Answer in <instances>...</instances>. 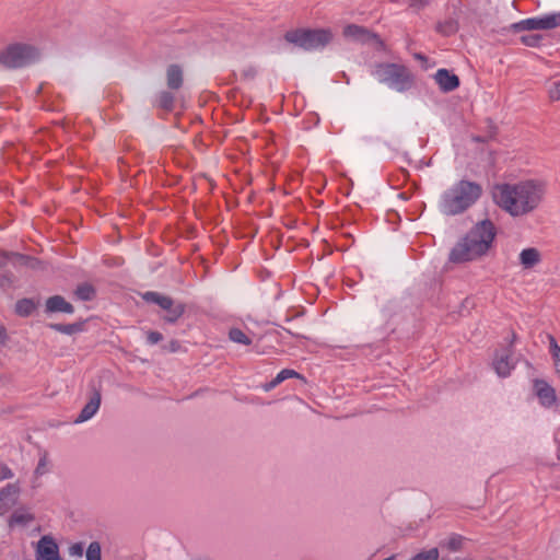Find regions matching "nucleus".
<instances>
[{
  "label": "nucleus",
  "instance_id": "23",
  "mask_svg": "<svg viewBox=\"0 0 560 560\" xmlns=\"http://www.w3.org/2000/svg\"><path fill=\"white\" fill-rule=\"evenodd\" d=\"M86 560H102V547L98 541H91L85 552Z\"/></svg>",
  "mask_w": 560,
  "mask_h": 560
},
{
  "label": "nucleus",
  "instance_id": "9",
  "mask_svg": "<svg viewBox=\"0 0 560 560\" xmlns=\"http://www.w3.org/2000/svg\"><path fill=\"white\" fill-rule=\"evenodd\" d=\"M35 560H62L58 544L51 535H44L36 542Z\"/></svg>",
  "mask_w": 560,
  "mask_h": 560
},
{
  "label": "nucleus",
  "instance_id": "26",
  "mask_svg": "<svg viewBox=\"0 0 560 560\" xmlns=\"http://www.w3.org/2000/svg\"><path fill=\"white\" fill-rule=\"evenodd\" d=\"M299 376H300L299 373L295 372L294 370L284 369L281 372H279L278 375L271 381L269 387L272 388V387L279 385L280 383H282L287 378L299 377Z\"/></svg>",
  "mask_w": 560,
  "mask_h": 560
},
{
  "label": "nucleus",
  "instance_id": "39",
  "mask_svg": "<svg viewBox=\"0 0 560 560\" xmlns=\"http://www.w3.org/2000/svg\"><path fill=\"white\" fill-rule=\"evenodd\" d=\"M416 57H417L418 59H423V57H422L421 55H416Z\"/></svg>",
  "mask_w": 560,
  "mask_h": 560
},
{
  "label": "nucleus",
  "instance_id": "17",
  "mask_svg": "<svg viewBox=\"0 0 560 560\" xmlns=\"http://www.w3.org/2000/svg\"><path fill=\"white\" fill-rule=\"evenodd\" d=\"M34 520H35V516L33 513H31L26 510L20 509V510L14 511L12 513V515L10 516L9 526L10 527L27 526L28 524L34 522Z\"/></svg>",
  "mask_w": 560,
  "mask_h": 560
},
{
  "label": "nucleus",
  "instance_id": "21",
  "mask_svg": "<svg viewBox=\"0 0 560 560\" xmlns=\"http://www.w3.org/2000/svg\"><path fill=\"white\" fill-rule=\"evenodd\" d=\"M229 338L235 343L245 346H249L252 343V338L240 328H232L229 331Z\"/></svg>",
  "mask_w": 560,
  "mask_h": 560
},
{
  "label": "nucleus",
  "instance_id": "31",
  "mask_svg": "<svg viewBox=\"0 0 560 560\" xmlns=\"http://www.w3.org/2000/svg\"><path fill=\"white\" fill-rule=\"evenodd\" d=\"M47 464H48V459H47V456L46 455H43L39 460H38V464L35 468V471L34 474L39 477V476H43L44 474L47 472Z\"/></svg>",
  "mask_w": 560,
  "mask_h": 560
},
{
  "label": "nucleus",
  "instance_id": "10",
  "mask_svg": "<svg viewBox=\"0 0 560 560\" xmlns=\"http://www.w3.org/2000/svg\"><path fill=\"white\" fill-rule=\"evenodd\" d=\"M492 364H493L494 371L497 372V374L499 376H501V377L509 376L515 365L512 360L511 349L506 348V349L497 351Z\"/></svg>",
  "mask_w": 560,
  "mask_h": 560
},
{
  "label": "nucleus",
  "instance_id": "8",
  "mask_svg": "<svg viewBox=\"0 0 560 560\" xmlns=\"http://www.w3.org/2000/svg\"><path fill=\"white\" fill-rule=\"evenodd\" d=\"M343 36L346 38H349L351 40L368 44V43H374L378 46H383V40L380 38V36L376 33H373L369 28L357 25V24H349L343 28L342 32Z\"/></svg>",
  "mask_w": 560,
  "mask_h": 560
},
{
  "label": "nucleus",
  "instance_id": "3",
  "mask_svg": "<svg viewBox=\"0 0 560 560\" xmlns=\"http://www.w3.org/2000/svg\"><path fill=\"white\" fill-rule=\"evenodd\" d=\"M482 187L475 182L459 180L444 191L440 210L446 215H456L470 208L481 196Z\"/></svg>",
  "mask_w": 560,
  "mask_h": 560
},
{
  "label": "nucleus",
  "instance_id": "28",
  "mask_svg": "<svg viewBox=\"0 0 560 560\" xmlns=\"http://www.w3.org/2000/svg\"><path fill=\"white\" fill-rule=\"evenodd\" d=\"M541 39H542V36L538 35V34H528V35L521 36L522 44H524L525 46H528V47L539 46Z\"/></svg>",
  "mask_w": 560,
  "mask_h": 560
},
{
  "label": "nucleus",
  "instance_id": "13",
  "mask_svg": "<svg viewBox=\"0 0 560 560\" xmlns=\"http://www.w3.org/2000/svg\"><path fill=\"white\" fill-rule=\"evenodd\" d=\"M434 80L443 92H452L459 86V78L447 69H439Z\"/></svg>",
  "mask_w": 560,
  "mask_h": 560
},
{
  "label": "nucleus",
  "instance_id": "33",
  "mask_svg": "<svg viewBox=\"0 0 560 560\" xmlns=\"http://www.w3.org/2000/svg\"><path fill=\"white\" fill-rule=\"evenodd\" d=\"M550 352L552 354L555 364L560 360V347L556 342V339L550 336Z\"/></svg>",
  "mask_w": 560,
  "mask_h": 560
},
{
  "label": "nucleus",
  "instance_id": "2",
  "mask_svg": "<svg viewBox=\"0 0 560 560\" xmlns=\"http://www.w3.org/2000/svg\"><path fill=\"white\" fill-rule=\"evenodd\" d=\"M497 229L492 221L486 219L478 222L450 253L452 262L460 264L480 258L490 249Z\"/></svg>",
  "mask_w": 560,
  "mask_h": 560
},
{
  "label": "nucleus",
  "instance_id": "14",
  "mask_svg": "<svg viewBox=\"0 0 560 560\" xmlns=\"http://www.w3.org/2000/svg\"><path fill=\"white\" fill-rule=\"evenodd\" d=\"M101 394L95 392L89 402L82 408L80 415L74 420L75 423H82L90 420L100 409Z\"/></svg>",
  "mask_w": 560,
  "mask_h": 560
},
{
  "label": "nucleus",
  "instance_id": "20",
  "mask_svg": "<svg viewBox=\"0 0 560 560\" xmlns=\"http://www.w3.org/2000/svg\"><path fill=\"white\" fill-rule=\"evenodd\" d=\"M36 308V303L31 299H22L15 304V312L20 316H28Z\"/></svg>",
  "mask_w": 560,
  "mask_h": 560
},
{
  "label": "nucleus",
  "instance_id": "24",
  "mask_svg": "<svg viewBox=\"0 0 560 560\" xmlns=\"http://www.w3.org/2000/svg\"><path fill=\"white\" fill-rule=\"evenodd\" d=\"M174 104V96L172 93L163 91L159 94L158 97V105L159 107L171 110L173 108Z\"/></svg>",
  "mask_w": 560,
  "mask_h": 560
},
{
  "label": "nucleus",
  "instance_id": "6",
  "mask_svg": "<svg viewBox=\"0 0 560 560\" xmlns=\"http://www.w3.org/2000/svg\"><path fill=\"white\" fill-rule=\"evenodd\" d=\"M38 58L36 48L25 44H13L0 52V62L7 68L28 66Z\"/></svg>",
  "mask_w": 560,
  "mask_h": 560
},
{
  "label": "nucleus",
  "instance_id": "12",
  "mask_svg": "<svg viewBox=\"0 0 560 560\" xmlns=\"http://www.w3.org/2000/svg\"><path fill=\"white\" fill-rule=\"evenodd\" d=\"M534 388L540 404L544 407L550 408L557 405L556 392L547 382L542 380H536L534 383Z\"/></svg>",
  "mask_w": 560,
  "mask_h": 560
},
{
  "label": "nucleus",
  "instance_id": "38",
  "mask_svg": "<svg viewBox=\"0 0 560 560\" xmlns=\"http://www.w3.org/2000/svg\"><path fill=\"white\" fill-rule=\"evenodd\" d=\"M177 347H178V343L176 341H173L171 343V348H172L173 351H175L177 349Z\"/></svg>",
  "mask_w": 560,
  "mask_h": 560
},
{
  "label": "nucleus",
  "instance_id": "25",
  "mask_svg": "<svg viewBox=\"0 0 560 560\" xmlns=\"http://www.w3.org/2000/svg\"><path fill=\"white\" fill-rule=\"evenodd\" d=\"M95 291L90 284H81L75 290V295L82 301H90L93 299Z\"/></svg>",
  "mask_w": 560,
  "mask_h": 560
},
{
  "label": "nucleus",
  "instance_id": "19",
  "mask_svg": "<svg viewBox=\"0 0 560 560\" xmlns=\"http://www.w3.org/2000/svg\"><path fill=\"white\" fill-rule=\"evenodd\" d=\"M147 302L155 303L163 310H171L174 301L167 295L160 294L158 292H147L143 295Z\"/></svg>",
  "mask_w": 560,
  "mask_h": 560
},
{
  "label": "nucleus",
  "instance_id": "29",
  "mask_svg": "<svg viewBox=\"0 0 560 560\" xmlns=\"http://www.w3.org/2000/svg\"><path fill=\"white\" fill-rule=\"evenodd\" d=\"M68 553L70 557L81 558L84 553V544L83 542H74L69 546Z\"/></svg>",
  "mask_w": 560,
  "mask_h": 560
},
{
  "label": "nucleus",
  "instance_id": "4",
  "mask_svg": "<svg viewBox=\"0 0 560 560\" xmlns=\"http://www.w3.org/2000/svg\"><path fill=\"white\" fill-rule=\"evenodd\" d=\"M372 75L382 84L402 93L413 86L415 78L402 63L378 62L374 65Z\"/></svg>",
  "mask_w": 560,
  "mask_h": 560
},
{
  "label": "nucleus",
  "instance_id": "16",
  "mask_svg": "<svg viewBox=\"0 0 560 560\" xmlns=\"http://www.w3.org/2000/svg\"><path fill=\"white\" fill-rule=\"evenodd\" d=\"M541 260L539 250L535 247H528L520 253V262L525 269H530Z\"/></svg>",
  "mask_w": 560,
  "mask_h": 560
},
{
  "label": "nucleus",
  "instance_id": "1",
  "mask_svg": "<svg viewBox=\"0 0 560 560\" xmlns=\"http://www.w3.org/2000/svg\"><path fill=\"white\" fill-rule=\"evenodd\" d=\"M546 194L542 182L527 179L515 184L495 185L492 191L494 202L512 217H523L536 210Z\"/></svg>",
  "mask_w": 560,
  "mask_h": 560
},
{
  "label": "nucleus",
  "instance_id": "30",
  "mask_svg": "<svg viewBox=\"0 0 560 560\" xmlns=\"http://www.w3.org/2000/svg\"><path fill=\"white\" fill-rule=\"evenodd\" d=\"M438 549H431L427 552H421L412 558V560H438Z\"/></svg>",
  "mask_w": 560,
  "mask_h": 560
},
{
  "label": "nucleus",
  "instance_id": "15",
  "mask_svg": "<svg viewBox=\"0 0 560 560\" xmlns=\"http://www.w3.org/2000/svg\"><path fill=\"white\" fill-rule=\"evenodd\" d=\"M46 311L48 313L61 312L71 314L73 313L74 308L61 295H54L46 301Z\"/></svg>",
  "mask_w": 560,
  "mask_h": 560
},
{
  "label": "nucleus",
  "instance_id": "5",
  "mask_svg": "<svg viewBox=\"0 0 560 560\" xmlns=\"http://www.w3.org/2000/svg\"><path fill=\"white\" fill-rule=\"evenodd\" d=\"M287 42L305 50L323 48L330 43L332 34L329 30H293L285 33Z\"/></svg>",
  "mask_w": 560,
  "mask_h": 560
},
{
  "label": "nucleus",
  "instance_id": "7",
  "mask_svg": "<svg viewBox=\"0 0 560 560\" xmlns=\"http://www.w3.org/2000/svg\"><path fill=\"white\" fill-rule=\"evenodd\" d=\"M560 26V12L546 14L539 18H530L522 20L511 25L514 32L534 31V30H552Z\"/></svg>",
  "mask_w": 560,
  "mask_h": 560
},
{
  "label": "nucleus",
  "instance_id": "34",
  "mask_svg": "<svg viewBox=\"0 0 560 560\" xmlns=\"http://www.w3.org/2000/svg\"><path fill=\"white\" fill-rule=\"evenodd\" d=\"M163 339V336L159 331H149L148 332V342L150 345H155Z\"/></svg>",
  "mask_w": 560,
  "mask_h": 560
},
{
  "label": "nucleus",
  "instance_id": "37",
  "mask_svg": "<svg viewBox=\"0 0 560 560\" xmlns=\"http://www.w3.org/2000/svg\"><path fill=\"white\" fill-rule=\"evenodd\" d=\"M555 366H556V371L560 377V360H558V362L555 364Z\"/></svg>",
  "mask_w": 560,
  "mask_h": 560
},
{
  "label": "nucleus",
  "instance_id": "36",
  "mask_svg": "<svg viewBox=\"0 0 560 560\" xmlns=\"http://www.w3.org/2000/svg\"><path fill=\"white\" fill-rule=\"evenodd\" d=\"M5 329L3 327H0V345H3L5 341Z\"/></svg>",
  "mask_w": 560,
  "mask_h": 560
},
{
  "label": "nucleus",
  "instance_id": "32",
  "mask_svg": "<svg viewBox=\"0 0 560 560\" xmlns=\"http://www.w3.org/2000/svg\"><path fill=\"white\" fill-rule=\"evenodd\" d=\"M549 97L552 101H560V80L553 82L549 88Z\"/></svg>",
  "mask_w": 560,
  "mask_h": 560
},
{
  "label": "nucleus",
  "instance_id": "40",
  "mask_svg": "<svg viewBox=\"0 0 560 560\" xmlns=\"http://www.w3.org/2000/svg\"><path fill=\"white\" fill-rule=\"evenodd\" d=\"M411 1H412V5H415V1H416V0H411Z\"/></svg>",
  "mask_w": 560,
  "mask_h": 560
},
{
  "label": "nucleus",
  "instance_id": "27",
  "mask_svg": "<svg viewBox=\"0 0 560 560\" xmlns=\"http://www.w3.org/2000/svg\"><path fill=\"white\" fill-rule=\"evenodd\" d=\"M50 327L59 332L66 334V335H72L80 330V325L78 324H52Z\"/></svg>",
  "mask_w": 560,
  "mask_h": 560
},
{
  "label": "nucleus",
  "instance_id": "35",
  "mask_svg": "<svg viewBox=\"0 0 560 560\" xmlns=\"http://www.w3.org/2000/svg\"><path fill=\"white\" fill-rule=\"evenodd\" d=\"M13 476L14 474L10 467L4 465L0 468V479H11Z\"/></svg>",
  "mask_w": 560,
  "mask_h": 560
},
{
  "label": "nucleus",
  "instance_id": "11",
  "mask_svg": "<svg viewBox=\"0 0 560 560\" xmlns=\"http://www.w3.org/2000/svg\"><path fill=\"white\" fill-rule=\"evenodd\" d=\"M20 487L16 483H9L0 489V515L11 510L18 501Z\"/></svg>",
  "mask_w": 560,
  "mask_h": 560
},
{
  "label": "nucleus",
  "instance_id": "18",
  "mask_svg": "<svg viewBox=\"0 0 560 560\" xmlns=\"http://www.w3.org/2000/svg\"><path fill=\"white\" fill-rule=\"evenodd\" d=\"M167 86L172 90H178L183 84V71L177 65H171L166 71Z\"/></svg>",
  "mask_w": 560,
  "mask_h": 560
},
{
  "label": "nucleus",
  "instance_id": "22",
  "mask_svg": "<svg viewBox=\"0 0 560 560\" xmlns=\"http://www.w3.org/2000/svg\"><path fill=\"white\" fill-rule=\"evenodd\" d=\"M167 314L164 316V320L168 323L176 322L185 312V307L183 304L173 303V306L171 310H166Z\"/></svg>",
  "mask_w": 560,
  "mask_h": 560
}]
</instances>
